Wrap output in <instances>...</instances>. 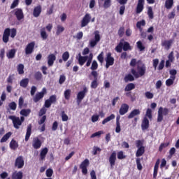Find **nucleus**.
Returning a JSON list of instances; mask_svg holds the SVG:
<instances>
[{"label":"nucleus","instance_id":"f257e3e1","mask_svg":"<svg viewBox=\"0 0 179 179\" xmlns=\"http://www.w3.org/2000/svg\"><path fill=\"white\" fill-rule=\"evenodd\" d=\"M136 69H131V73L133 75V76H134L136 79H138V78H142V76H145V73H146V66L143 64V62H142V61H138Z\"/></svg>","mask_w":179,"mask_h":179},{"label":"nucleus","instance_id":"f03ea898","mask_svg":"<svg viewBox=\"0 0 179 179\" xmlns=\"http://www.w3.org/2000/svg\"><path fill=\"white\" fill-rule=\"evenodd\" d=\"M16 34H17V31L16 28H6L3 33V41L6 44L9 42V37L11 38H15L16 37Z\"/></svg>","mask_w":179,"mask_h":179},{"label":"nucleus","instance_id":"7ed1b4c3","mask_svg":"<svg viewBox=\"0 0 179 179\" xmlns=\"http://www.w3.org/2000/svg\"><path fill=\"white\" fill-rule=\"evenodd\" d=\"M115 50L117 52H122V50H123V51H125V52L131 51L132 50V47L127 41H124V43L120 41L117 44V45L115 47Z\"/></svg>","mask_w":179,"mask_h":179},{"label":"nucleus","instance_id":"20e7f679","mask_svg":"<svg viewBox=\"0 0 179 179\" xmlns=\"http://www.w3.org/2000/svg\"><path fill=\"white\" fill-rule=\"evenodd\" d=\"M8 119L13 121V127L15 129H19L20 126L23 122H24V116H21L20 117H16L15 115L8 116Z\"/></svg>","mask_w":179,"mask_h":179},{"label":"nucleus","instance_id":"39448f33","mask_svg":"<svg viewBox=\"0 0 179 179\" xmlns=\"http://www.w3.org/2000/svg\"><path fill=\"white\" fill-rule=\"evenodd\" d=\"M170 113V109L167 108H163V107H159L158 109V115H157V122H162L163 121V117H166L169 115V113Z\"/></svg>","mask_w":179,"mask_h":179},{"label":"nucleus","instance_id":"423d86ee","mask_svg":"<svg viewBox=\"0 0 179 179\" xmlns=\"http://www.w3.org/2000/svg\"><path fill=\"white\" fill-rule=\"evenodd\" d=\"M91 75L94 78V80L91 83V88L97 89V86H99V82H98L99 73H97V71H94L91 72Z\"/></svg>","mask_w":179,"mask_h":179},{"label":"nucleus","instance_id":"0eeeda50","mask_svg":"<svg viewBox=\"0 0 179 179\" xmlns=\"http://www.w3.org/2000/svg\"><path fill=\"white\" fill-rule=\"evenodd\" d=\"M90 165V162L88 159H85L80 164V169L82 170V173L84 176L87 174V166Z\"/></svg>","mask_w":179,"mask_h":179},{"label":"nucleus","instance_id":"6e6552de","mask_svg":"<svg viewBox=\"0 0 179 179\" xmlns=\"http://www.w3.org/2000/svg\"><path fill=\"white\" fill-rule=\"evenodd\" d=\"M106 61V69H108V68H110V66H113V65H114V57H113V56H111V52H108L106 54V57L105 59Z\"/></svg>","mask_w":179,"mask_h":179},{"label":"nucleus","instance_id":"1a4fd4ad","mask_svg":"<svg viewBox=\"0 0 179 179\" xmlns=\"http://www.w3.org/2000/svg\"><path fill=\"white\" fill-rule=\"evenodd\" d=\"M34 47H36V42L32 41L28 43L24 50L26 55H30V54H33L34 51Z\"/></svg>","mask_w":179,"mask_h":179},{"label":"nucleus","instance_id":"9d476101","mask_svg":"<svg viewBox=\"0 0 179 179\" xmlns=\"http://www.w3.org/2000/svg\"><path fill=\"white\" fill-rule=\"evenodd\" d=\"M94 40H92L90 41V45L92 47V48L96 47L97 45V43L100 41V34H99V31H96L94 32Z\"/></svg>","mask_w":179,"mask_h":179},{"label":"nucleus","instance_id":"9b49d317","mask_svg":"<svg viewBox=\"0 0 179 179\" xmlns=\"http://www.w3.org/2000/svg\"><path fill=\"white\" fill-rule=\"evenodd\" d=\"M87 92V88L84 87L83 91H80L77 94V103L78 104H80L82 103V100L85 99V96H86V94Z\"/></svg>","mask_w":179,"mask_h":179},{"label":"nucleus","instance_id":"f8f14e48","mask_svg":"<svg viewBox=\"0 0 179 179\" xmlns=\"http://www.w3.org/2000/svg\"><path fill=\"white\" fill-rule=\"evenodd\" d=\"M44 94H47V89L45 88H43L41 92H38L35 95L34 98V103H38V101H40V100L44 97Z\"/></svg>","mask_w":179,"mask_h":179},{"label":"nucleus","instance_id":"ddd939ff","mask_svg":"<svg viewBox=\"0 0 179 179\" xmlns=\"http://www.w3.org/2000/svg\"><path fill=\"white\" fill-rule=\"evenodd\" d=\"M145 8V0H138L137 6L136 8V13L139 14L143 12V9Z\"/></svg>","mask_w":179,"mask_h":179},{"label":"nucleus","instance_id":"4468645a","mask_svg":"<svg viewBox=\"0 0 179 179\" xmlns=\"http://www.w3.org/2000/svg\"><path fill=\"white\" fill-rule=\"evenodd\" d=\"M91 19L92 16H90V14H85V15L83 17V20H81V27H86V26H87V24L90 23Z\"/></svg>","mask_w":179,"mask_h":179},{"label":"nucleus","instance_id":"2eb2a0df","mask_svg":"<svg viewBox=\"0 0 179 179\" xmlns=\"http://www.w3.org/2000/svg\"><path fill=\"white\" fill-rule=\"evenodd\" d=\"M14 15L17 18V20H22V19H24V14H23V10L22 8L15 9Z\"/></svg>","mask_w":179,"mask_h":179},{"label":"nucleus","instance_id":"dca6fc26","mask_svg":"<svg viewBox=\"0 0 179 179\" xmlns=\"http://www.w3.org/2000/svg\"><path fill=\"white\" fill-rule=\"evenodd\" d=\"M23 166H24V160L23 159V157L19 156L15 159V166L17 167V169H23Z\"/></svg>","mask_w":179,"mask_h":179},{"label":"nucleus","instance_id":"f3484780","mask_svg":"<svg viewBox=\"0 0 179 179\" xmlns=\"http://www.w3.org/2000/svg\"><path fill=\"white\" fill-rule=\"evenodd\" d=\"M173 43L174 39L165 40L162 42L161 45L164 47L165 50H170Z\"/></svg>","mask_w":179,"mask_h":179},{"label":"nucleus","instance_id":"a211bd4d","mask_svg":"<svg viewBox=\"0 0 179 179\" xmlns=\"http://www.w3.org/2000/svg\"><path fill=\"white\" fill-rule=\"evenodd\" d=\"M116 161H117V152L114 151L113 152L111 153L110 156L109 157V163L111 169H114V166H115Z\"/></svg>","mask_w":179,"mask_h":179},{"label":"nucleus","instance_id":"6ab92c4d","mask_svg":"<svg viewBox=\"0 0 179 179\" xmlns=\"http://www.w3.org/2000/svg\"><path fill=\"white\" fill-rule=\"evenodd\" d=\"M42 145H43V143L41 142V140L38 138V137L34 138L33 143H32V146L34 149H40Z\"/></svg>","mask_w":179,"mask_h":179},{"label":"nucleus","instance_id":"aec40b11","mask_svg":"<svg viewBox=\"0 0 179 179\" xmlns=\"http://www.w3.org/2000/svg\"><path fill=\"white\" fill-rule=\"evenodd\" d=\"M128 110H129V106L127 103H122L119 110L120 115H125L128 113Z\"/></svg>","mask_w":179,"mask_h":179},{"label":"nucleus","instance_id":"412c9836","mask_svg":"<svg viewBox=\"0 0 179 179\" xmlns=\"http://www.w3.org/2000/svg\"><path fill=\"white\" fill-rule=\"evenodd\" d=\"M149 119H148L146 117H144L141 123V129L143 131H146V129H149Z\"/></svg>","mask_w":179,"mask_h":179},{"label":"nucleus","instance_id":"4be33fe9","mask_svg":"<svg viewBox=\"0 0 179 179\" xmlns=\"http://www.w3.org/2000/svg\"><path fill=\"white\" fill-rule=\"evenodd\" d=\"M43 10V8L41 5H38L34 8L33 11V16L34 17H38L40 15H41V12Z\"/></svg>","mask_w":179,"mask_h":179},{"label":"nucleus","instance_id":"5701e85b","mask_svg":"<svg viewBox=\"0 0 179 179\" xmlns=\"http://www.w3.org/2000/svg\"><path fill=\"white\" fill-rule=\"evenodd\" d=\"M78 64L80 66H83L86 63V61H87V58H89V56H82L80 53L78 54Z\"/></svg>","mask_w":179,"mask_h":179},{"label":"nucleus","instance_id":"b1692460","mask_svg":"<svg viewBox=\"0 0 179 179\" xmlns=\"http://www.w3.org/2000/svg\"><path fill=\"white\" fill-rule=\"evenodd\" d=\"M55 59H57V57H55V55L50 54L48 56V66H52L54 65V62H55Z\"/></svg>","mask_w":179,"mask_h":179},{"label":"nucleus","instance_id":"393cba45","mask_svg":"<svg viewBox=\"0 0 179 179\" xmlns=\"http://www.w3.org/2000/svg\"><path fill=\"white\" fill-rule=\"evenodd\" d=\"M159 165H160V159H157L154 166L153 178H156L157 177V173H159Z\"/></svg>","mask_w":179,"mask_h":179},{"label":"nucleus","instance_id":"a878e982","mask_svg":"<svg viewBox=\"0 0 179 179\" xmlns=\"http://www.w3.org/2000/svg\"><path fill=\"white\" fill-rule=\"evenodd\" d=\"M136 115H141V110L139 109H134L133 110L129 115L127 116L129 120L134 118Z\"/></svg>","mask_w":179,"mask_h":179},{"label":"nucleus","instance_id":"bb28decb","mask_svg":"<svg viewBox=\"0 0 179 179\" xmlns=\"http://www.w3.org/2000/svg\"><path fill=\"white\" fill-rule=\"evenodd\" d=\"M16 55V49H11L6 52V57L8 59H13Z\"/></svg>","mask_w":179,"mask_h":179},{"label":"nucleus","instance_id":"cd10ccee","mask_svg":"<svg viewBox=\"0 0 179 179\" xmlns=\"http://www.w3.org/2000/svg\"><path fill=\"white\" fill-rule=\"evenodd\" d=\"M120 120H121V116L118 115L116 117V128H115L116 134H120V132H121V124L120 123Z\"/></svg>","mask_w":179,"mask_h":179},{"label":"nucleus","instance_id":"c85d7f7f","mask_svg":"<svg viewBox=\"0 0 179 179\" xmlns=\"http://www.w3.org/2000/svg\"><path fill=\"white\" fill-rule=\"evenodd\" d=\"M31 124H28L27 129V133L25 135V141L27 142L29 139H30V136H31Z\"/></svg>","mask_w":179,"mask_h":179},{"label":"nucleus","instance_id":"c756f323","mask_svg":"<svg viewBox=\"0 0 179 179\" xmlns=\"http://www.w3.org/2000/svg\"><path fill=\"white\" fill-rule=\"evenodd\" d=\"M22 178H23L22 171L14 172L12 174V179H22Z\"/></svg>","mask_w":179,"mask_h":179},{"label":"nucleus","instance_id":"7c9ffc66","mask_svg":"<svg viewBox=\"0 0 179 179\" xmlns=\"http://www.w3.org/2000/svg\"><path fill=\"white\" fill-rule=\"evenodd\" d=\"M145 154V147H140L136 152V157L139 158Z\"/></svg>","mask_w":179,"mask_h":179},{"label":"nucleus","instance_id":"2f4dec72","mask_svg":"<svg viewBox=\"0 0 179 179\" xmlns=\"http://www.w3.org/2000/svg\"><path fill=\"white\" fill-rule=\"evenodd\" d=\"M30 113H31V110L30 108L22 109L20 114L23 117H29V115H30Z\"/></svg>","mask_w":179,"mask_h":179},{"label":"nucleus","instance_id":"473e14b6","mask_svg":"<svg viewBox=\"0 0 179 179\" xmlns=\"http://www.w3.org/2000/svg\"><path fill=\"white\" fill-rule=\"evenodd\" d=\"M115 119V115L111 114L110 116H108L102 121V125H106L107 122H110V121Z\"/></svg>","mask_w":179,"mask_h":179},{"label":"nucleus","instance_id":"72a5a7b5","mask_svg":"<svg viewBox=\"0 0 179 179\" xmlns=\"http://www.w3.org/2000/svg\"><path fill=\"white\" fill-rule=\"evenodd\" d=\"M10 148L12 150H16L17 148H19V144L15 140L13 139L10 142Z\"/></svg>","mask_w":179,"mask_h":179},{"label":"nucleus","instance_id":"f704fd0d","mask_svg":"<svg viewBox=\"0 0 179 179\" xmlns=\"http://www.w3.org/2000/svg\"><path fill=\"white\" fill-rule=\"evenodd\" d=\"M124 80L125 83H128V82H134V80H135V77H134V76H132L131 74H127L124 78Z\"/></svg>","mask_w":179,"mask_h":179},{"label":"nucleus","instance_id":"c9c22d12","mask_svg":"<svg viewBox=\"0 0 179 179\" xmlns=\"http://www.w3.org/2000/svg\"><path fill=\"white\" fill-rule=\"evenodd\" d=\"M29 85V78H24L20 82V86L21 87H24V89H26L27 86Z\"/></svg>","mask_w":179,"mask_h":179},{"label":"nucleus","instance_id":"e433bc0d","mask_svg":"<svg viewBox=\"0 0 179 179\" xmlns=\"http://www.w3.org/2000/svg\"><path fill=\"white\" fill-rule=\"evenodd\" d=\"M47 153H48V148H45L42 149L40 154L41 160H44V159H45V156H47Z\"/></svg>","mask_w":179,"mask_h":179},{"label":"nucleus","instance_id":"4c0bfd02","mask_svg":"<svg viewBox=\"0 0 179 179\" xmlns=\"http://www.w3.org/2000/svg\"><path fill=\"white\" fill-rule=\"evenodd\" d=\"M12 136V132L9 131L7 134H6L0 140L1 143H3V142H6L8 139H9Z\"/></svg>","mask_w":179,"mask_h":179},{"label":"nucleus","instance_id":"58836bf2","mask_svg":"<svg viewBox=\"0 0 179 179\" xmlns=\"http://www.w3.org/2000/svg\"><path fill=\"white\" fill-rule=\"evenodd\" d=\"M8 111H9V110H12V111H16V108H17V104H16V102L15 101H12L10 103H8Z\"/></svg>","mask_w":179,"mask_h":179},{"label":"nucleus","instance_id":"ea45409f","mask_svg":"<svg viewBox=\"0 0 179 179\" xmlns=\"http://www.w3.org/2000/svg\"><path fill=\"white\" fill-rule=\"evenodd\" d=\"M27 106V104H24V99H23V96H20L18 100V108L22 109Z\"/></svg>","mask_w":179,"mask_h":179},{"label":"nucleus","instance_id":"a19ab883","mask_svg":"<svg viewBox=\"0 0 179 179\" xmlns=\"http://www.w3.org/2000/svg\"><path fill=\"white\" fill-rule=\"evenodd\" d=\"M142 26H146V21L145 20H142L141 21H138L136 23L137 29H139L140 31H142Z\"/></svg>","mask_w":179,"mask_h":179},{"label":"nucleus","instance_id":"79ce46f5","mask_svg":"<svg viewBox=\"0 0 179 179\" xmlns=\"http://www.w3.org/2000/svg\"><path fill=\"white\" fill-rule=\"evenodd\" d=\"M174 80H176V77L170 76V78L166 80V85L168 87L171 86V85L174 84Z\"/></svg>","mask_w":179,"mask_h":179},{"label":"nucleus","instance_id":"37998d69","mask_svg":"<svg viewBox=\"0 0 179 179\" xmlns=\"http://www.w3.org/2000/svg\"><path fill=\"white\" fill-rule=\"evenodd\" d=\"M174 5V0H166L165 2V8L167 9H171Z\"/></svg>","mask_w":179,"mask_h":179},{"label":"nucleus","instance_id":"c03bdc74","mask_svg":"<svg viewBox=\"0 0 179 179\" xmlns=\"http://www.w3.org/2000/svg\"><path fill=\"white\" fill-rule=\"evenodd\" d=\"M17 70L19 75H23V73H24V65H23V64H18Z\"/></svg>","mask_w":179,"mask_h":179},{"label":"nucleus","instance_id":"a18cd8bd","mask_svg":"<svg viewBox=\"0 0 179 179\" xmlns=\"http://www.w3.org/2000/svg\"><path fill=\"white\" fill-rule=\"evenodd\" d=\"M41 36L43 40H47L48 38V34H47L45 27L41 29Z\"/></svg>","mask_w":179,"mask_h":179},{"label":"nucleus","instance_id":"49530a36","mask_svg":"<svg viewBox=\"0 0 179 179\" xmlns=\"http://www.w3.org/2000/svg\"><path fill=\"white\" fill-rule=\"evenodd\" d=\"M135 89V84L129 83L124 87V92H131V90H134Z\"/></svg>","mask_w":179,"mask_h":179},{"label":"nucleus","instance_id":"de8ad7c7","mask_svg":"<svg viewBox=\"0 0 179 179\" xmlns=\"http://www.w3.org/2000/svg\"><path fill=\"white\" fill-rule=\"evenodd\" d=\"M136 46L137 48L139 50V51H145V45H143V43H142V41H138L136 42Z\"/></svg>","mask_w":179,"mask_h":179},{"label":"nucleus","instance_id":"09e8293b","mask_svg":"<svg viewBox=\"0 0 179 179\" xmlns=\"http://www.w3.org/2000/svg\"><path fill=\"white\" fill-rule=\"evenodd\" d=\"M98 68H99V64L97 63V61L93 60L90 67L91 71H92L93 72L94 71H96Z\"/></svg>","mask_w":179,"mask_h":179},{"label":"nucleus","instance_id":"8fccbe9b","mask_svg":"<svg viewBox=\"0 0 179 179\" xmlns=\"http://www.w3.org/2000/svg\"><path fill=\"white\" fill-rule=\"evenodd\" d=\"M101 152V148L97 146H94L92 150V155H94V156H96V155L100 154Z\"/></svg>","mask_w":179,"mask_h":179},{"label":"nucleus","instance_id":"3c124183","mask_svg":"<svg viewBox=\"0 0 179 179\" xmlns=\"http://www.w3.org/2000/svg\"><path fill=\"white\" fill-rule=\"evenodd\" d=\"M144 117H145L146 118H148L149 120H152V118L153 117L152 115V109L148 108Z\"/></svg>","mask_w":179,"mask_h":179},{"label":"nucleus","instance_id":"603ef678","mask_svg":"<svg viewBox=\"0 0 179 179\" xmlns=\"http://www.w3.org/2000/svg\"><path fill=\"white\" fill-rule=\"evenodd\" d=\"M148 15L149 19H154L155 15L153 14V9L152 8V7H148Z\"/></svg>","mask_w":179,"mask_h":179},{"label":"nucleus","instance_id":"864d4df0","mask_svg":"<svg viewBox=\"0 0 179 179\" xmlns=\"http://www.w3.org/2000/svg\"><path fill=\"white\" fill-rule=\"evenodd\" d=\"M64 30H65V28L64 27H62V25H57L56 31L57 36H59V34H61V33H62Z\"/></svg>","mask_w":179,"mask_h":179},{"label":"nucleus","instance_id":"5fc2aeb1","mask_svg":"<svg viewBox=\"0 0 179 179\" xmlns=\"http://www.w3.org/2000/svg\"><path fill=\"white\" fill-rule=\"evenodd\" d=\"M97 59L100 64H103L104 62V52H101L98 56Z\"/></svg>","mask_w":179,"mask_h":179},{"label":"nucleus","instance_id":"6e6d98bb","mask_svg":"<svg viewBox=\"0 0 179 179\" xmlns=\"http://www.w3.org/2000/svg\"><path fill=\"white\" fill-rule=\"evenodd\" d=\"M71 91L70 89L64 91V99L66 100H69V99H71Z\"/></svg>","mask_w":179,"mask_h":179},{"label":"nucleus","instance_id":"4d7b16f0","mask_svg":"<svg viewBox=\"0 0 179 179\" xmlns=\"http://www.w3.org/2000/svg\"><path fill=\"white\" fill-rule=\"evenodd\" d=\"M34 78L36 80H41L43 78V74L40 71H37L34 73Z\"/></svg>","mask_w":179,"mask_h":179},{"label":"nucleus","instance_id":"13d9d810","mask_svg":"<svg viewBox=\"0 0 179 179\" xmlns=\"http://www.w3.org/2000/svg\"><path fill=\"white\" fill-rule=\"evenodd\" d=\"M136 163L137 165V169L139 170V171H142L143 167L142 166V164H141V158H136Z\"/></svg>","mask_w":179,"mask_h":179},{"label":"nucleus","instance_id":"bf43d9fd","mask_svg":"<svg viewBox=\"0 0 179 179\" xmlns=\"http://www.w3.org/2000/svg\"><path fill=\"white\" fill-rule=\"evenodd\" d=\"M62 59L64 62H66L69 59V52L66 51L62 54Z\"/></svg>","mask_w":179,"mask_h":179},{"label":"nucleus","instance_id":"052dcab7","mask_svg":"<svg viewBox=\"0 0 179 179\" xmlns=\"http://www.w3.org/2000/svg\"><path fill=\"white\" fill-rule=\"evenodd\" d=\"M143 140H137L136 141V148H145V146H143Z\"/></svg>","mask_w":179,"mask_h":179},{"label":"nucleus","instance_id":"680f3d73","mask_svg":"<svg viewBox=\"0 0 179 179\" xmlns=\"http://www.w3.org/2000/svg\"><path fill=\"white\" fill-rule=\"evenodd\" d=\"M111 6V0H104L103 8L105 9H108Z\"/></svg>","mask_w":179,"mask_h":179},{"label":"nucleus","instance_id":"e2e57ef3","mask_svg":"<svg viewBox=\"0 0 179 179\" xmlns=\"http://www.w3.org/2000/svg\"><path fill=\"white\" fill-rule=\"evenodd\" d=\"M54 174V171L52 169L50 168L46 170V177H48V178H50V177H52V175Z\"/></svg>","mask_w":179,"mask_h":179},{"label":"nucleus","instance_id":"0e129e2a","mask_svg":"<svg viewBox=\"0 0 179 179\" xmlns=\"http://www.w3.org/2000/svg\"><path fill=\"white\" fill-rule=\"evenodd\" d=\"M48 100L52 104H55L57 103V95H51Z\"/></svg>","mask_w":179,"mask_h":179},{"label":"nucleus","instance_id":"69168bd1","mask_svg":"<svg viewBox=\"0 0 179 179\" xmlns=\"http://www.w3.org/2000/svg\"><path fill=\"white\" fill-rule=\"evenodd\" d=\"M174 59L176 58L174 57V52H171L168 55V61H171V62H174Z\"/></svg>","mask_w":179,"mask_h":179},{"label":"nucleus","instance_id":"338daca9","mask_svg":"<svg viewBox=\"0 0 179 179\" xmlns=\"http://www.w3.org/2000/svg\"><path fill=\"white\" fill-rule=\"evenodd\" d=\"M104 134L103 131H99L92 134L91 138H96V136H101Z\"/></svg>","mask_w":179,"mask_h":179},{"label":"nucleus","instance_id":"774afa93","mask_svg":"<svg viewBox=\"0 0 179 179\" xmlns=\"http://www.w3.org/2000/svg\"><path fill=\"white\" fill-rule=\"evenodd\" d=\"M125 31V28H124V27H121L119 30H118V36H120V37H122L124 36V33Z\"/></svg>","mask_w":179,"mask_h":179}]
</instances>
